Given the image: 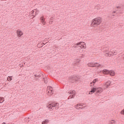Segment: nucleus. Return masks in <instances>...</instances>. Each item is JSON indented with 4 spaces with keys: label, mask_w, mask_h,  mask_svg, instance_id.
Segmentation results:
<instances>
[{
    "label": "nucleus",
    "mask_w": 124,
    "mask_h": 124,
    "mask_svg": "<svg viewBox=\"0 0 124 124\" xmlns=\"http://www.w3.org/2000/svg\"><path fill=\"white\" fill-rule=\"evenodd\" d=\"M112 16H115V15H113Z\"/></svg>",
    "instance_id": "obj_32"
},
{
    "label": "nucleus",
    "mask_w": 124,
    "mask_h": 124,
    "mask_svg": "<svg viewBox=\"0 0 124 124\" xmlns=\"http://www.w3.org/2000/svg\"><path fill=\"white\" fill-rule=\"evenodd\" d=\"M114 13H116V11L112 12V14H114Z\"/></svg>",
    "instance_id": "obj_23"
},
{
    "label": "nucleus",
    "mask_w": 124,
    "mask_h": 124,
    "mask_svg": "<svg viewBox=\"0 0 124 124\" xmlns=\"http://www.w3.org/2000/svg\"><path fill=\"white\" fill-rule=\"evenodd\" d=\"M80 106V105H79V104H78L77 105V106Z\"/></svg>",
    "instance_id": "obj_27"
},
{
    "label": "nucleus",
    "mask_w": 124,
    "mask_h": 124,
    "mask_svg": "<svg viewBox=\"0 0 124 124\" xmlns=\"http://www.w3.org/2000/svg\"><path fill=\"white\" fill-rule=\"evenodd\" d=\"M8 77L10 78H7L8 81H11L12 80V76H9Z\"/></svg>",
    "instance_id": "obj_19"
},
{
    "label": "nucleus",
    "mask_w": 124,
    "mask_h": 124,
    "mask_svg": "<svg viewBox=\"0 0 124 124\" xmlns=\"http://www.w3.org/2000/svg\"><path fill=\"white\" fill-rule=\"evenodd\" d=\"M2 124H6L5 123L3 122Z\"/></svg>",
    "instance_id": "obj_29"
},
{
    "label": "nucleus",
    "mask_w": 124,
    "mask_h": 124,
    "mask_svg": "<svg viewBox=\"0 0 124 124\" xmlns=\"http://www.w3.org/2000/svg\"><path fill=\"white\" fill-rule=\"evenodd\" d=\"M95 63L91 62L88 64V66L90 67H95Z\"/></svg>",
    "instance_id": "obj_11"
},
{
    "label": "nucleus",
    "mask_w": 124,
    "mask_h": 124,
    "mask_svg": "<svg viewBox=\"0 0 124 124\" xmlns=\"http://www.w3.org/2000/svg\"><path fill=\"white\" fill-rule=\"evenodd\" d=\"M40 21L41 23H42V24L44 25V26H45V25H46V21H45V19H44V16H41L40 17Z\"/></svg>",
    "instance_id": "obj_6"
},
{
    "label": "nucleus",
    "mask_w": 124,
    "mask_h": 124,
    "mask_svg": "<svg viewBox=\"0 0 124 124\" xmlns=\"http://www.w3.org/2000/svg\"><path fill=\"white\" fill-rule=\"evenodd\" d=\"M38 77H40V76H39V75H38Z\"/></svg>",
    "instance_id": "obj_31"
},
{
    "label": "nucleus",
    "mask_w": 124,
    "mask_h": 124,
    "mask_svg": "<svg viewBox=\"0 0 124 124\" xmlns=\"http://www.w3.org/2000/svg\"><path fill=\"white\" fill-rule=\"evenodd\" d=\"M69 94H70V96L71 97V98H73V97H74V95H75V91L73 90L71 92H69L68 93Z\"/></svg>",
    "instance_id": "obj_7"
},
{
    "label": "nucleus",
    "mask_w": 124,
    "mask_h": 124,
    "mask_svg": "<svg viewBox=\"0 0 124 124\" xmlns=\"http://www.w3.org/2000/svg\"><path fill=\"white\" fill-rule=\"evenodd\" d=\"M45 83L46 84H47V82H46V81H45Z\"/></svg>",
    "instance_id": "obj_28"
},
{
    "label": "nucleus",
    "mask_w": 124,
    "mask_h": 124,
    "mask_svg": "<svg viewBox=\"0 0 124 124\" xmlns=\"http://www.w3.org/2000/svg\"><path fill=\"white\" fill-rule=\"evenodd\" d=\"M94 66H95V67H96V66H97V67L100 66V64L96 62V63H95Z\"/></svg>",
    "instance_id": "obj_17"
},
{
    "label": "nucleus",
    "mask_w": 124,
    "mask_h": 124,
    "mask_svg": "<svg viewBox=\"0 0 124 124\" xmlns=\"http://www.w3.org/2000/svg\"><path fill=\"white\" fill-rule=\"evenodd\" d=\"M23 34H24V33L22 31L20 30H17L16 31V35L17 37H21V36H22V35H23Z\"/></svg>",
    "instance_id": "obj_3"
},
{
    "label": "nucleus",
    "mask_w": 124,
    "mask_h": 124,
    "mask_svg": "<svg viewBox=\"0 0 124 124\" xmlns=\"http://www.w3.org/2000/svg\"><path fill=\"white\" fill-rule=\"evenodd\" d=\"M112 55H113V56H115V55H117V51H115L113 52H111Z\"/></svg>",
    "instance_id": "obj_18"
},
{
    "label": "nucleus",
    "mask_w": 124,
    "mask_h": 124,
    "mask_svg": "<svg viewBox=\"0 0 124 124\" xmlns=\"http://www.w3.org/2000/svg\"><path fill=\"white\" fill-rule=\"evenodd\" d=\"M80 62H81V60H80V59H76L75 61V63H76V64L80 63Z\"/></svg>",
    "instance_id": "obj_15"
},
{
    "label": "nucleus",
    "mask_w": 124,
    "mask_h": 124,
    "mask_svg": "<svg viewBox=\"0 0 124 124\" xmlns=\"http://www.w3.org/2000/svg\"><path fill=\"white\" fill-rule=\"evenodd\" d=\"M104 53L106 57H111L112 56V51H105Z\"/></svg>",
    "instance_id": "obj_4"
},
{
    "label": "nucleus",
    "mask_w": 124,
    "mask_h": 124,
    "mask_svg": "<svg viewBox=\"0 0 124 124\" xmlns=\"http://www.w3.org/2000/svg\"><path fill=\"white\" fill-rule=\"evenodd\" d=\"M42 124H46V123H45V121H43L42 123Z\"/></svg>",
    "instance_id": "obj_22"
},
{
    "label": "nucleus",
    "mask_w": 124,
    "mask_h": 124,
    "mask_svg": "<svg viewBox=\"0 0 124 124\" xmlns=\"http://www.w3.org/2000/svg\"><path fill=\"white\" fill-rule=\"evenodd\" d=\"M96 82H98V80H97V79L95 78L93 80V82L91 83V84H93V85H94V84H95V83H96Z\"/></svg>",
    "instance_id": "obj_16"
},
{
    "label": "nucleus",
    "mask_w": 124,
    "mask_h": 124,
    "mask_svg": "<svg viewBox=\"0 0 124 124\" xmlns=\"http://www.w3.org/2000/svg\"><path fill=\"white\" fill-rule=\"evenodd\" d=\"M96 92V88H93L91 89L90 93H94Z\"/></svg>",
    "instance_id": "obj_14"
},
{
    "label": "nucleus",
    "mask_w": 124,
    "mask_h": 124,
    "mask_svg": "<svg viewBox=\"0 0 124 124\" xmlns=\"http://www.w3.org/2000/svg\"><path fill=\"white\" fill-rule=\"evenodd\" d=\"M3 102H0V103H2Z\"/></svg>",
    "instance_id": "obj_30"
},
{
    "label": "nucleus",
    "mask_w": 124,
    "mask_h": 124,
    "mask_svg": "<svg viewBox=\"0 0 124 124\" xmlns=\"http://www.w3.org/2000/svg\"><path fill=\"white\" fill-rule=\"evenodd\" d=\"M49 108H51V109L52 108L51 107H55L56 109H59V104H50L49 105Z\"/></svg>",
    "instance_id": "obj_5"
},
{
    "label": "nucleus",
    "mask_w": 124,
    "mask_h": 124,
    "mask_svg": "<svg viewBox=\"0 0 124 124\" xmlns=\"http://www.w3.org/2000/svg\"><path fill=\"white\" fill-rule=\"evenodd\" d=\"M110 72L109 70H107V69H104L103 70V73L104 74H109Z\"/></svg>",
    "instance_id": "obj_10"
},
{
    "label": "nucleus",
    "mask_w": 124,
    "mask_h": 124,
    "mask_svg": "<svg viewBox=\"0 0 124 124\" xmlns=\"http://www.w3.org/2000/svg\"><path fill=\"white\" fill-rule=\"evenodd\" d=\"M45 123H46V124H48V123H49V120L46 119V120L45 121Z\"/></svg>",
    "instance_id": "obj_21"
},
{
    "label": "nucleus",
    "mask_w": 124,
    "mask_h": 124,
    "mask_svg": "<svg viewBox=\"0 0 124 124\" xmlns=\"http://www.w3.org/2000/svg\"><path fill=\"white\" fill-rule=\"evenodd\" d=\"M48 93H50V91H48Z\"/></svg>",
    "instance_id": "obj_33"
},
{
    "label": "nucleus",
    "mask_w": 124,
    "mask_h": 124,
    "mask_svg": "<svg viewBox=\"0 0 124 124\" xmlns=\"http://www.w3.org/2000/svg\"><path fill=\"white\" fill-rule=\"evenodd\" d=\"M102 22V18L101 17H98L94 18L92 20V22L91 23V28H96L97 26H99L101 24V22Z\"/></svg>",
    "instance_id": "obj_1"
},
{
    "label": "nucleus",
    "mask_w": 124,
    "mask_h": 124,
    "mask_svg": "<svg viewBox=\"0 0 124 124\" xmlns=\"http://www.w3.org/2000/svg\"><path fill=\"white\" fill-rule=\"evenodd\" d=\"M4 100L3 101V102H4Z\"/></svg>",
    "instance_id": "obj_34"
},
{
    "label": "nucleus",
    "mask_w": 124,
    "mask_h": 124,
    "mask_svg": "<svg viewBox=\"0 0 124 124\" xmlns=\"http://www.w3.org/2000/svg\"><path fill=\"white\" fill-rule=\"evenodd\" d=\"M77 45V46L75 47L78 50V52H80L82 49H86L87 47L86 46V44H85L84 42L78 43Z\"/></svg>",
    "instance_id": "obj_2"
},
{
    "label": "nucleus",
    "mask_w": 124,
    "mask_h": 124,
    "mask_svg": "<svg viewBox=\"0 0 124 124\" xmlns=\"http://www.w3.org/2000/svg\"><path fill=\"white\" fill-rule=\"evenodd\" d=\"M110 84H111V81H107L105 83V87H106V88H108V87H109V86H110Z\"/></svg>",
    "instance_id": "obj_13"
},
{
    "label": "nucleus",
    "mask_w": 124,
    "mask_h": 124,
    "mask_svg": "<svg viewBox=\"0 0 124 124\" xmlns=\"http://www.w3.org/2000/svg\"><path fill=\"white\" fill-rule=\"evenodd\" d=\"M110 76H115V71H113V70H110L109 71V74Z\"/></svg>",
    "instance_id": "obj_12"
},
{
    "label": "nucleus",
    "mask_w": 124,
    "mask_h": 124,
    "mask_svg": "<svg viewBox=\"0 0 124 124\" xmlns=\"http://www.w3.org/2000/svg\"><path fill=\"white\" fill-rule=\"evenodd\" d=\"M102 92H103L102 88L100 87L96 88V93H102Z\"/></svg>",
    "instance_id": "obj_8"
},
{
    "label": "nucleus",
    "mask_w": 124,
    "mask_h": 124,
    "mask_svg": "<svg viewBox=\"0 0 124 124\" xmlns=\"http://www.w3.org/2000/svg\"><path fill=\"white\" fill-rule=\"evenodd\" d=\"M47 89L50 91V94H53L54 93V92L53 91V87L48 86Z\"/></svg>",
    "instance_id": "obj_9"
},
{
    "label": "nucleus",
    "mask_w": 124,
    "mask_h": 124,
    "mask_svg": "<svg viewBox=\"0 0 124 124\" xmlns=\"http://www.w3.org/2000/svg\"><path fill=\"white\" fill-rule=\"evenodd\" d=\"M110 124H116V121H115V120H111L110 121Z\"/></svg>",
    "instance_id": "obj_20"
},
{
    "label": "nucleus",
    "mask_w": 124,
    "mask_h": 124,
    "mask_svg": "<svg viewBox=\"0 0 124 124\" xmlns=\"http://www.w3.org/2000/svg\"><path fill=\"white\" fill-rule=\"evenodd\" d=\"M120 8L119 6H117V7H116V8Z\"/></svg>",
    "instance_id": "obj_25"
},
{
    "label": "nucleus",
    "mask_w": 124,
    "mask_h": 124,
    "mask_svg": "<svg viewBox=\"0 0 124 124\" xmlns=\"http://www.w3.org/2000/svg\"><path fill=\"white\" fill-rule=\"evenodd\" d=\"M1 99H2V98L0 97V101H1Z\"/></svg>",
    "instance_id": "obj_24"
},
{
    "label": "nucleus",
    "mask_w": 124,
    "mask_h": 124,
    "mask_svg": "<svg viewBox=\"0 0 124 124\" xmlns=\"http://www.w3.org/2000/svg\"><path fill=\"white\" fill-rule=\"evenodd\" d=\"M34 76H35V77H36L37 76V75H35Z\"/></svg>",
    "instance_id": "obj_26"
}]
</instances>
